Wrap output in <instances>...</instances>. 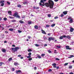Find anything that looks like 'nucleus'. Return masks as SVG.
Returning <instances> with one entry per match:
<instances>
[{
  "instance_id": "39448f33",
  "label": "nucleus",
  "mask_w": 74,
  "mask_h": 74,
  "mask_svg": "<svg viewBox=\"0 0 74 74\" xmlns=\"http://www.w3.org/2000/svg\"><path fill=\"white\" fill-rule=\"evenodd\" d=\"M39 5L41 6H44L45 5V3L43 2H40L39 3Z\"/></svg>"
},
{
  "instance_id": "603ef678",
  "label": "nucleus",
  "mask_w": 74,
  "mask_h": 74,
  "mask_svg": "<svg viewBox=\"0 0 74 74\" xmlns=\"http://www.w3.org/2000/svg\"><path fill=\"white\" fill-rule=\"evenodd\" d=\"M64 15H63V14H61V17H63V16H64Z\"/></svg>"
},
{
  "instance_id": "a19ab883",
  "label": "nucleus",
  "mask_w": 74,
  "mask_h": 74,
  "mask_svg": "<svg viewBox=\"0 0 74 74\" xmlns=\"http://www.w3.org/2000/svg\"><path fill=\"white\" fill-rule=\"evenodd\" d=\"M27 38H28V39H30V38H31V36H27Z\"/></svg>"
},
{
  "instance_id": "c9c22d12",
  "label": "nucleus",
  "mask_w": 74,
  "mask_h": 74,
  "mask_svg": "<svg viewBox=\"0 0 74 74\" xmlns=\"http://www.w3.org/2000/svg\"><path fill=\"white\" fill-rule=\"evenodd\" d=\"M37 57L38 58H39V59H41V57L40 56H37Z\"/></svg>"
},
{
  "instance_id": "aec40b11",
  "label": "nucleus",
  "mask_w": 74,
  "mask_h": 74,
  "mask_svg": "<svg viewBox=\"0 0 74 74\" xmlns=\"http://www.w3.org/2000/svg\"><path fill=\"white\" fill-rule=\"evenodd\" d=\"M19 22L20 23H24V21H22V20H20L19 21Z\"/></svg>"
},
{
  "instance_id": "ddd939ff",
  "label": "nucleus",
  "mask_w": 74,
  "mask_h": 74,
  "mask_svg": "<svg viewBox=\"0 0 74 74\" xmlns=\"http://www.w3.org/2000/svg\"><path fill=\"white\" fill-rule=\"evenodd\" d=\"M21 71L20 70L16 71V74H18V73H21Z\"/></svg>"
},
{
  "instance_id": "e433bc0d",
  "label": "nucleus",
  "mask_w": 74,
  "mask_h": 74,
  "mask_svg": "<svg viewBox=\"0 0 74 74\" xmlns=\"http://www.w3.org/2000/svg\"><path fill=\"white\" fill-rule=\"evenodd\" d=\"M32 58H29L28 59V60H29V61H30V60H32Z\"/></svg>"
},
{
  "instance_id": "6ab92c4d",
  "label": "nucleus",
  "mask_w": 74,
  "mask_h": 74,
  "mask_svg": "<svg viewBox=\"0 0 74 74\" xmlns=\"http://www.w3.org/2000/svg\"><path fill=\"white\" fill-rule=\"evenodd\" d=\"M47 0H41L40 1V3H43V2H45Z\"/></svg>"
},
{
  "instance_id": "e2e57ef3",
  "label": "nucleus",
  "mask_w": 74,
  "mask_h": 74,
  "mask_svg": "<svg viewBox=\"0 0 74 74\" xmlns=\"http://www.w3.org/2000/svg\"><path fill=\"white\" fill-rule=\"evenodd\" d=\"M12 47H15V45H13L12 46Z\"/></svg>"
},
{
  "instance_id": "72a5a7b5",
  "label": "nucleus",
  "mask_w": 74,
  "mask_h": 74,
  "mask_svg": "<svg viewBox=\"0 0 74 74\" xmlns=\"http://www.w3.org/2000/svg\"><path fill=\"white\" fill-rule=\"evenodd\" d=\"M4 64V63L2 62H0V66H2V64Z\"/></svg>"
},
{
  "instance_id": "b1692460",
  "label": "nucleus",
  "mask_w": 74,
  "mask_h": 74,
  "mask_svg": "<svg viewBox=\"0 0 74 74\" xmlns=\"http://www.w3.org/2000/svg\"><path fill=\"white\" fill-rule=\"evenodd\" d=\"M17 7H19V8H21L22 6L21 5H18Z\"/></svg>"
},
{
  "instance_id": "6e6d98bb",
  "label": "nucleus",
  "mask_w": 74,
  "mask_h": 74,
  "mask_svg": "<svg viewBox=\"0 0 74 74\" xmlns=\"http://www.w3.org/2000/svg\"><path fill=\"white\" fill-rule=\"evenodd\" d=\"M18 33H22V31H20V30H18Z\"/></svg>"
},
{
  "instance_id": "de8ad7c7",
  "label": "nucleus",
  "mask_w": 74,
  "mask_h": 74,
  "mask_svg": "<svg viewBox=\"0 0 74 74\" xmlns=\"http://www.w3.org/2000/svg\"><path fill=\"white\" fill-rule=\"evenodd\" d=\"M68 63H65L64 64V66H67V64H68Z\"/></svg>"
},
{
  "instance_id": "58836bf2",
  "label": "nucleus",
  "mask_w": 74,
  "mask_h": 74,
  "mask_svg": "<svg viewBox=\"0 0 74 74\" xmlns=\"http://www.w3.org/2000/svg\"><path fill=\"white\" fill-rule=\"evenodd\" d=\"M9 18L10 19H14V17H12L11 16H9Z\"/></svg>"
},
{
  "instance_id": "bf43d9fd",
  "label": "nucleus",
  "mask_w": 74,
  "mask_h": 74,
  "mask_svg": "<svg viewBox=\"0 0 74 74\" xmlns=\"http://www.w3.org/2000/svg\"><path fill=\"white\" fill-rule=\"evenodd\" d=\"M70 57H71V58H73V57H74V56L73 55H71L70 56Z\"/></svg>"
},
{
  "instance_id": "052dcab7",
  "label": "nucleus",
  "mask_w": 74,
  "mask_h": 74,
  "mask_svg": "<svg viewBox=\"0 0 74 74\" xmlns=\"http://www.w3.org/2000/svg\"><path fill=\"white\" fill-rule=\"evenodd\" d=\"M57 48H60V46H57Z\"/></svg>"
},
{
  "instance_id": "a878e982",
  "label": "nucleus",
  "mask_w": 74,
  "mask_h": 74,
  "mask_svg": "<svg viewBox=\"0 0 74 74\" xmlns=\"http://www.w3.org/2000/svg\"><path fill=\"white\" fill-rule=\"evenodd\" d=\"M72 18H71V17L69 16L68 17V18H67V19L68 20H71V19Z\"/></svg>"
},
{
  "instance_id": "2f4dec72",
  "label": "nucleus",
  "mask_w": 74,
  "mask_h": 74,
  "mask_svg": "<svg viewBox=\"0 0 74 74\" xmlns=\"http://www.w3.org/2000/svg\"><path fill=\"white\" fill-rule=\"evenodd\" d=\"M12 22H16V20H13L11 21Z\"/></svg>"
},
{
  "instance_id": "7c9ffc66",
  "label": "nucleus",
  "mask_w": 74,
  "mask_h": 74,
  "mask_svg": "<svg viewBox=\"0 0 74 74\" xmlns=\"http://www.w3.org/2000/svg\"><path fill=\"white\" fill-rule=\"evenodd\" d=\"M27 4V2H23V4Z\"/></svg>"
},
{
  "instance_id": "ea45409f",
  "label": "nucleus",
  "mask_w": 74,
  "mask_h": 74,
  "mask_svg": "<svg viewBox=\"0 0 74 74\" xmlns=\"http://www.w3.org/2000/svg\"><path fill=\"white\" fill-rule=\"evenodd\" d=\"M48 17H49V18H50L51 16V14H48L47 15Z\"/></svg>"
},
{
  "instance_id": "3c124183",
  "label": "nucleus",
  "mask_w": 74,
  "mask_h": 74,
  "mask_svg": "<svg viewBox=\"0 0 74 74\" xmlns=\"http://www.w3.org/2000/svg\"><path fill=\"white\" fill-rule=\"evenodd\" d=\"M35 46H36V47H38V46H39V45H38V44H36L35 45Z\"/></svg>"
},
{
  "instance_id": "338daca9",
  "label": "nucleus",
  "mask_w": 74,
  "mask_h": 74,
  "mask_svg": "<svg viewBox=\"0 0 74 74\" xmlns=\"http://www.w3.org/2000/svg\"><path fill=\"white\" fill-rule=\"evenodd\" d=\"M21 55H18V57H21Z\"/></svg>"
},
{
  "instance_id": "1a4fd4ad",
  "label": "nucleus",
  "mask_w": 74,
  "mask_h": 74,
  "mask_svg": "<svg viewBox=\"0 0 74 74\" xmlns=\"http://www.w3.org/2000/svg\"><path fill=\"white\" fill-rule=\"evenodd\" d=\"M65 47L66 48V49H69L70 50H71V48L69 47V46H65Z\"/></svg>"
},
{
  "instance_id": "8fccbe9b",
  "label": "nucleus",
  "mask_w": 74,
  "mask_h": 74,
  "mask_svg": "<svg viewBox=\"0 0 74 74\" xmlns=\"http://www.w3.org/2000/svg\"><path fill=\"white\" fill-rule=\"evenodd\" d=\"M58 16H56L54 17V19H58Z\"/></svg>"
},
{
  "instance_id": "0e129e2a",
  "label": "nucleus",
  "mask_w": 74,
  "mask_h": 74,
  "mask_svg": "<svg viewBox=\"0 0 74 74\" xmlns=\"http://www.w3.org/2000/svg\"><path fill=\"white\" fill-rule=\"evenodd\" d=\"M54 1H55V2H57V1H59V0H54Z\"/></svg>"
},
{
  "instance_id": "f03ea898",
  "label": "nucleus",
  "mask_w": 74,
  "mask_h": 74,
  "mask_svg": "<svg viewBox=\"0 0 74 74\" xmlns=\"http://www.w3.org/2000/svg\"><path fill=\"white\" fill-rule=\"evenodd\" d=\"M18 14V13L16 12L14 14V15H13V16H15V17H16V18H18V19H20V18H21V17H20V16L19 15V14Z\"/></svg>"
},
{
  "instance_id": "423d86ee",
  "label": "nucleus",
  "mask_w": 74,
  "mask_h": 74,
  "mask_svg": "<svg viewBox=\"0 0 74 74\" xmlns=\"http://www.w3.org/2000/svg\"><path fill=\"white\" fill-rule=\"evenodd\" d=\"M55 40V38L52 37H49L48 38V40L49 41H51V40Z\"/></svg>"
},
{
  "instance_id": "69168bd1",
  "label": "nucleus",
  "mask_w": 74,
  "mask_h": 74,
  "mask_svg": "<svg viewBox=\"0 0 74 74\" xmlns=\"http://www.w3.org/2000/svg\"><path fill=\"white\" fill-rule=\"evenodd\" d=\"M57 70H58V69H59V66H57L56 67Z\"/></svg>"
},
{
  "instance_id": "f3484780",
  "label": "nucleus",
  "mask_w": 74,
  "mask_h": 74,
  "mask_svg": "<svg viewBox=\"0 0 74 74\" xmlns=\"http://www.w3.org/2000/svg\"><path fill=\"white\" fill-rule=\"evenodd\" d=\"M52 66H53V67H54L55 69V68H56V63L53 64H52Z\"/></svg>"
},
{
  "instance_id": "774afa93",
  "label": "nucleus",
  "mask_w": 74,
  "mask_h": 74,
  "mask_svg": "<svg viewBox=\"0 0 74 74\" xmlns=\"http://www.w3.org/2000/svg\"><path fill=\"white\" fill-rule=\"evenodd\" d=\"M69 74H74V73L73 72H71L69 73Z\"/></svg>"
},
{
  "instance_id": "393cba45",
  "label": "nucleus",
  "mask_w": 74,
  "mask_h": 74,
  "mask_svg": "<svg viewBox=\"0 0 74 74\" xmlns=\"http://www.w3.org/2000/svg\"><path fill=\"white\" fill-rule=\"evenodd\" d=\"M55 26V24L53 23V24L51 25V27H54V26Z\"/></svg>"
},
{
  "instance_id": "0eeeda50",
  "label": "nucleus",
  "mask_w": 74,
  "mask_h": 74,
  "mask_svg": "<svg viewBox=\"0 0 74 74\" xmlns=\"http://www.w3.org/2000/svg\"><path fill=\"white\" fill-rule=\"evenodd\" d=\"M64 38H67L68 39H70V38H71V37L69 35L68 36H66V35H64Z\"/></svg>"
},
{
  "instance_id": "4d7b16f0",
  "label": "nucleus",
  "mask_w": 74,
  "mask_h": 74,
  "mask_svg": "<svg viewBox=\"0 0 74 74\" xmlns=\"http://www.w3.org/2000/svg\"><path fill=\"white\" fill-rule=\"evenodd\" d=\"M22 18H25V16H22Z\"/></svg>"
},
{
  "instance_id": "864d4df0",
  "label": "nucleus",
  "mask_w": 74,
  "mask_h": 74,
  "mask_svg": "<svg viewBox=\"0 0 74 74\" xmlns=\"http://www.w3.org/2000/svg\"><path fill=\"white\" fill-rule=\"evenodd\" d=\"M39 8V7H37L36 8V10H38Z\"/></svg>"
},
{
  "instance_id": "09e8293b",
  "label": "nucleus",
  "mask_w": 74,
  "mask_h": 74,
  "mask_svg": "<svg viewBox=\"0 0 74 74\" xmlns=\"http://www.w3.org/2000/svg\"><path fill=\"white\" fill-rule=\"evenodd\" d=\"M27 58H31V56H27Z\"/></svg>"
},
{
  "instance_id": "c03bdc74",
  "label": "nucleus",
  "mask_w": 74,
  "mask_h": 74,
  "mask_svg": "<svg viewBox=\"0 0 74 74\" xmlns=\"http://www.w3.org/2000/svg\"><path fill=\"white\" fill-rule=\"evenodd\" d=\"M45 55V54H41V56L43 57V56H44Z\"/></svg>"
},
{
  "instance_id": "f257e3e1",
  "label": "nucleus",
  "mask_w": 74,
  "mask_h": 74,
  "mask_svg": "<svg viewBox=\"0 0 74 74\" xmlns=\"http://www.w3.org/2000/svg\"><path fill=\"white\" fill-rule=\"evenodd\" d=\"M48 3L50 5V8H52L53 7V5H54V2L53 1L51 0H49L48 1Z\"/></svg>"
},
{
  "instance_id": "4be33fe9",
  "label": "nucleus",
  "mask_w": 74,
  "mask_h": 74,
  "mask_svg": "<svg viewBox=\"0 0 74 74\" xmlns=\"http://www.w3.org/2000/svg\"><path fill=\"white\" fill-rule=\"evenodd\" d=\"M64 36H60V38H59V39L60 40H62V39H63V37H64Z\"/></svg>"
},
{
  "instance_id": "5701e85b",
  "label": "nucleus",
  "mask_w": 74,
  "mask_h": 74,
  "mask_svg": "<svg viewBox=\"0 0 74 74\" xmlns=\"http://www.w3.org/2000/svg\"><path fill=\"white\" fill-rule=\"evenodd\" d=\"M9 30L10 31H11V32H12V31H13L14 30V29L12 28H10L9 29Z\"/></svg>"
},
{
  "instance_id": "dca6fc26",
  "label": "nucleus",
  "mask_w": 74,
  "mask_h": 74,
  "mask_svg": "<svg viewBox=\"0 0 74 74\" xmlns=\"http://www.w3.org/2000/svg\"><path fill=\"white\" fill-rule=\"evenodd\" d=\"M42 33H43V34H47L45 31H44L43 29L42 30Z\"/></svg>"
},
{
  "instance_id": "4468645a",
  "label": "nucleus",
  "mask_w": 74,
  "mask_h": 74,
  "mask_svg": "<svg viewBox=\"0 0 74 74\" xmlns=\"http://www.w3.org/2000/svg\"><path fill=\"white\" fill-rule=\"evenodd\" d=\"M8 13L10 15H12V14H12V12H11V11H8Z\"/></svg>"
},
{
  "instance_id": "7ed1b4c3",
  "label": "nucleus",
  "mask_w": 74,
  "mask_h": 74,
  "mask_svg": "<svg viewBox=\"0 0 74 74\" xmlns=\"http://www.w3.org/2000/svg\"><path fill=\"white\" fill-rule=\"evenodd\" d=\"M12 51L15 52H16L18 50H19V47H16L15 48H12Z\"/></svg>"
},
{
  "instance_id": "2eb2a0df",
  "label": "nucleus",
  "mask_w": 74,
  "mask_h": 74,
  "mask_svg": "<svg viewBox=\"0 0 74 74\" xmlns=\"http://www.w3.org/2000/svg\"><path fill=\"white\" fill-rule=\"evenodd\" d=\"M1 51H2L4 53H5V52H6V50H5V49H1Z\"/></svg>"
},
{
  "instance_id": "f8f14e48",
  "label": "nucleus",
  "mask_w": 74,
  "mask_h": 74,
  "mask_svg": "<svg viewBox=\"0 0 74 74\" xmlns=\"http://www.w3.org/2000/svg\"><path fill=\"white\" fill-rule=\"evenodd\" d=\"M70 31L71 32H73L74 30V29L71 27L70 28Z\"/></svg>"
},
{
  "instance_id": "6e6552de",
  "label": "nucleus",
  "mask_w": 74,
  "mask_h": 74,
  "mask_svg": "<svg viewBox=\"0 0 74 74\" xmlns=\"http://www.w3.org/2000/svg\"><path fill=\"white\" fill-rule=\"evenodd\" d=\"M45 6H46V7H49L50 8V5L49 3H45Z\"/></svg>"
},
{
  "instance_id": "a211bd4d",
  "label": "nucleus",
  "mask_w": 74,
  "mask_h": 74,
  "mask_svg": "<svg viewBox=\"0 0 74 74\" xmlns=\"http://www.w3.org/2000/svg\"><path fill=\"white\" fill-rule=\"evenodd\" d=\"M67 11H64L63 12V14H64V15H66L67 14L68 12Z\"/></svg>"
},
{
  "instance_id": "412c9836",
  "label": "nucleus",
  "mask_w": 74,
  "mask_h": 74,
  "mask_svg": "<svg viewBox=\"0 0 74 74\" xmlns=\"http://www.w3.org/2000/svg\"><path fill=\"white\" fill-rule=\"evenodd\" d=\"M12 60V58H10L9 59L8 61V62H10V61Z\"/></svg>"
},
{
  "instance_id": "13d9d810",
  "label": "nucleus",
  "mask_w": 74,
  "mask_h": 74,
  "mask_svg": "<svg viewBox=\"0 0 74 74\" xmlns=\"http://www.w3.org/2000/svg\"><path fill=\"white\" fill-rule=\"evenodd\" d=\"M55 53H57V52H56V50H54Z\"/></svg>"
},
{
  "instance_id": "4c0bfd02",
  "label": "nucleus",
  "mask_w": 74,
  "mask_h": 74,
  "mask_svg": "<svg viewBox=\"0 0 74 74\" xmlns=\"http://www.w3.org/2000/svg\"><path fill=\"white\" fill-rule=\"evenodd\" d=\"M69 69H72V66H69Z\"/></svg>"
},
{
  "instance_id": "37998d69",
  "label": "nucleus",
  "mask_w": 74,
  "mask_h": 74,
  "mask_svg": "<svg viewBox=\"0 0 74 74\" xmlns=\"http://www.w3.org/2000/svg\"><path fill=\"white\" fill-rule=\"evenodd\" d=\"M52 71V69H50L48 70V71H49V72H51V71Z\"/></svg>"
},
{
  "instance_id": "9d476101",
  "label": "nucleus",
  "mask_w": 74,
  "mask_h": 74,
  "mask_svg": "<svg viewBox=\"0 0 74 74\" xmlns=\"http://www.w3.org/2000/svg\"><path fill=\"white\" fill-rule=\"evenodd\" d=\"M34 28L35 29H36V30H38V25H35L34 26Z\"/></svg>"
},
{
  "instance_id": "79ce46f5",
  "label": "nucleus",
  "mask_w": 74,
  "mask_h": 74,
  "mask_svg": "<svg viewBox=\"0 0 74 74\" xmlns=\"http://www.w3.org/2000/svg\"><path fill=\"white\" fill-rule=\"evenodd\" d=\"M12 71H15V68H12Z\"/></svg>"
},
{
  "instance_id": "5fc2aeb1",
  "label": "nucleus",
  "mask_w": 74,
  "mask_h": 74,
  "mask_svg": "<svg viewBox=\"0 0 74 74\" xmlns=\"http://www.w3.org/2000/svg\"><path fill=\"white\" fill-rule=\"evenodd\" d=\"M44 40H48V39L47 38V37H44Z\"/></svg>"
},
{
  "instance_id": "473e14b6",
  "label": "nucleus",
  "mask_w": 74,
  "mask_h": 74,
  "mask_svg": "<svg viewBox=\"0 0 74 74\" xmlns=\"http://www.w3.org/2000/svg\"><path fill=\"white\" fill-rule=\"evenodd\" d=\"M28 22L29 25H31L32 24V22L31 21H28Z\"/></svg>"
},
{
  "instance_id": "bb28decb",
  "label": "nucleus",
  "mask_w": 74,
  "mask_h": 74,
  "mask_svg": "<svg viewBox=\"0 0 74 74\" xmlns=\"http://www.w3.org/2000/svg\"><path fill=\"white\" fill-rule=\"evenodd\" d=\"M48 52H49V53H52V51L50 50H48Z\"/></svg>"
},
{
  "instance_id": "c756f323",
  "label": "nucleus",
  "mask_w": 74,
  "mask_h": 74,
  "mask_svg": "<svg viewBox=\"0 0 74 74\" xmlns=\"http://www.w3.org/2000/svg\"><path fill=\"white\" fill-rule=\"evenodd\" d=\"M46 26L47 27H49L50 26V25H46Z\"/></svg>"
},
{
  "instance_id": "680f3d73",
  "label": "nucleus",
  "mask_w": 74,
  "mask_h": 74,
  "mask_svg": "<svg viewBox=\"0 0 74 74\" xmlns=\"http://www.w3.org/2000/svg\"><path fill=\"white\" fill-rule=\"evenodd\" d=\"M7 3L9 5H10V2H7Z\"/></svg>"
},
{
  "instance_id": "c85d7f7f",
  "label": "nucleus",
  "mask_w": 74,
  "mask_h": 74,
  "mask_svg": "<svg viewBox=\"0 0 74 74\" xmlns=\"http://www.w3.org/2000/svg\"><path fill=\"white\" fill-rule=\"evenodd\" d=\"M28 52H32V49H29L28 50Z\"/></svg>"
},
{
  "instance_id": "f704fd0d",
  "label": "nucleus",
  "mask_w": 74,
  "mask_h": 74,
  "mask_svg": "<svg viewBox=\"0 0 74 74\" xmlns=\"http://www.w3.org/2000/svg\"><path fill=\"white\" fill-rule=\"evenodd\" d=\"M7 18H6L5 17L3 18V20L4 21H6V20H7Z\"/></svg>"
},
{
  "instance_id": "9b49d317",
  "label": "nucleus",
  "mask_w": 74,
  "mask_h": 74,
  "mask_svg": "<svg viewBox=\"0 0 74 74\" xmlns=\"http://www.w3.org/2000/svg\"><path fill=\"white\" fill-rule=\"evenodd\" d=\"M69 22L70 23H73V19H72L70 20L69 21Z\"/></svg>"
},
{
  "instance_id": "cd10ccee",
  "label": "nucleus",
  "mask_w": 74,
  "mask_h": 74,
  "mask_svg": "<svg viewBox=\"0 0 74 74\" xmlns=\"http://www.w3.org/2000/svg\"><path fill=\"white\" fill-rule=\"evenodd\" d=\"M14 65L15 66H17L18 65V63L15 62L14 63Z\"/></svg>"
},
{
  "instance_id": "49530a36",
  "label": "nucleus",
  "mask_w": 74,
  "mask_h": 74,
  "mask_svg": "<svg viewBox=\"0 0 74 74\" xmlns=\"http://www.w3.org/2000/svg\"><path fill=\"white\" fill-rule=\"evenodd\" d=\"M31 55H32V53H28V55L29 56H31Z\"/></svg>"
},
{
  "instance_id": "a18cd8bd",
  "label": "nucleus",
  "mask_w": 74,
  "mask_h": 74,
  "mask_svg": "<svg viewBox=\"0 0 74 74\" xmlns=\"http://www.w3.org/2000/svg\"><path fill=\"white\" fill-rule=\"evenodd\" d=\"M55 59L56 60H60V59L58 58H56Z\"/></svg>"
},
{
  "instance_id": "20e7f679",
  "label": "nucleus",
  "mask_w": 74,
  "mask_h": 74,
  "mask_svg": "<svg viewBox=\"0 0 74 74\" xmlns=\"http://www.w3.org/2000/svg\"><path fill=\"white\" fill-rule=\"evenodd\" d=\"M5 1L4 0H2V1H0V3L1 4V6H2V7H3L4 6V3Z\"/></svg>"
}]
</instances>
